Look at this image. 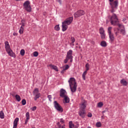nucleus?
Returning <instances> with one entry per match:
<instances>
[{"mask_svg":"<svg viewBox=\"0 0 128 128\" xmlns=\"http://www.w3.org/2000/svg\"><path fill=\"white\" fill-rule=\"evenodd\" d=\"M70 40L72 44H74V42H76V38H74V37H71Z\"/></svg>","mask_w":128,"mask_h":128,"instance_id":"38","label":"nucleus"},{"mask_svg":"<svg viewBox=\"0 0 128 128\" xmlns=\"http://www.w3.org/2000/svg\"><path fill=\"white\" fill-rule=\"evenodd\" d=\"M13 36H18V33H16V32H14L13 33Z\"/></svg>","mask_w":128,"mask_h":128,"instance_id":"47","label":"nucleus"},{"mask_svg":"<svg viewBox=\"0 0 128 128\" xmlns=\"http://www.w3.org/2000/svg\"><path fill=\"white\" fill-rule=\"evenodd\" d=\"M69 86L72 92H75L76 91V81L74 78H70L68 81Z\"/></svg>","mask_w":128,"mask_h":128,"instance_id":"2","label":"nucleus"},{"mask_svg":"<svg viewBox=\"0 0 128 128\" xmlns=\"http://www.w3.org/2000/svg\"><path fill=\"white\" fill-rule=\"evenodd\" d=\"M26 119L25 120L24 124H28V120H30V112H26Z\"/></svg>","mask_w":128,"mask_h":128,"instance_id":"14","label":"nucleus"},{"mask_svg":"<svg viewBox=\"0 0 128 128\" xmlns=\"http://www.w3.org/2000/svg\"><path fill=\"white\" fill-rule=\"evenodd\" d=\"M118 32H118V31L115 32L116 36H118Z\"/></svg>","mask_w":128,"mask_h":128,"instance_id":"49","label":"nucleus"},{"mask_svg":"<svg viewBox=\"0 0 128 128\" xmlns=\"http://www.w3.org/2000/svg\"><path fill=\"white\" fill-rule=\"evenodd\" d=\"M22 106H26V99H23L22 101Z\"/></svg>","mask_w":128,"mask_h":128,"instance_id":"36","label":"nucleus"},{"mask_svg":"<svg viewBox=\"0 0 128 128\" xmlns=\"http://www.w3.org/2000/svg\"><path fill=\"white\" fill-rule=\"evenodd\" d=\"M109 2H114V0H109Z\"/></svg>","mask_w":128,"mask_h":128,"instance_id":"54","label":"nucleus"},{"mask_svg":"<svg viewBox=\"0 0 128 128\" xmlns=\"http://www.w3.org/2000/svg\"><path fill=\"white\" fill-rule=\"evenodd\" d=\"M66 72V70L64 68L60 72V73L62 74H64V72Z\"/></svg>","mask_w":128,"mask_h":128,"instance_id":"45","label":"nucleus"},{"mask_svg":"<svg viewBox=\"0 0 128 128\" xmlns=\"http://www.w3.org/2000/svg\"><path fill=\"white\" fill-rule=\"evenodd\" d=\"M68 68H70V66H68V64L66 65L65 68L64 69L66 70H68Z\"/></svg>","mask_w":128,"mask_h":128,"instance_id":"43","label":"nucleus"},{"mask_svg":"<svg viewBox=\"0 0 128 128\" xmlns=\"http://www.w3.org/2000/svg\"><path fill=\"white\" fill-rule=\"evenodd\" d=\"M110 24L112 26H118L120 28L122 26V24H120V21H118V18L116 14L114 13L110 18Z\"/></svg>","mask_w":128,"mask_h":128,"instance_id":"1","label":"nucleus"},{"mask_svg":"<svg viewBox=\"0 0 128 128\" xmlns=\"http://www.w3.org/2000/svg\"><path fill=\"white\" fill-rule=\"evenodd\" d=\"M106 112V110L102 111V114H104V112Z\"/></svg>","mask_w":128,"mask_h":128,"instance_id":"56","label":"nucleus"},{"mask_svg":"<svg viewBox=\"0 0 128 128\" xmlns=\"http://www.w3.org/2000/svg\"><path fill=\"white\" fill-rule=\"evenodd\" d=\"M33 56H35V57H36L38 56V52L36 51V52H34V53H33Z\"/></svg>","mask_w":128,"mask_h":128,"instance_id":"37","label":"nucleus"},{"mask_svg":"<svg viewBox=\"0 0 128 128\" xmlns=\"http://www.w3.org/2000/svg\"><path fill=\"white\" fill-rule=\"evenodd\" d=\"M24 54H26V51H24V49L21 50L20 51V54H21V56H24Z\"/></svg>","mask_w":128,"mask_h":128,"instance_id":"29","label":"nucleus"},{"mask_svg":"<svg viewBox=\"0 0 128 128\" xmlns=\"http://www.w3.org/2000/svg\"><path fill=\"white\" fill-rule=\"evenodd\" d=\"M21 22H24V20H21Z\"/></svg>","mask_w":128,"mask_h":128,"instance_id":"55","label":"nucleus"},{"mask_svg":"<svg viewBox=\"0 0 128 128\" xmlns=\"http://www.w3.org/2000/svg\"><path fill=\"white\" fill-rule=\"evenodd\" d=\"M15 98L17 101L20 102L21 98L20 96V95L16 94Z\"/></svg>","mask_w":128,"mask_h":128,"instance_id":"28","label":"nucleus"},{"mask_svg":"<svg viewBox=\"0 0 128 128\" xmlns=\"http://www.w3.org/2000/svg\"><path fill=\"white\" fill-rule=\"evenodd\" d=\"M117 32H120V28H117Z\"/></svg>","mask_w":128,"mask_h":128,"instance_id":"57","label":"nucleus"},{"mask_svg":"<svg viewBox=\"0 0 128 128\" xmlns=\"http://www.w3.org/2000/svg\"><path fill=\"white\" fill-rule=\"evenodd\" d=\"M104 115H103V116H102V118L104 119Z\"/></svg>","mask_w":128,"mask_h":128,"instance_id":"59","label":"nucleus"},{"mask_svg":"<svg viewBox=\"0 0 128 128\" xmlns=\"http://www.w3.org/2000/svg\"><path fill=\"white\" fill-rule=\"evenodd\" d=\"M16 0V2H22V0Z\"/></svg>","mask_w":128,"mask_h":128,"instance_id":"53","label":"nucleus"},{"mask_svg":"<svg viewBox=\"0 0 128 128\" xmlns=\"http://www.w3.org/2000/svg\"><path fill=\"white\" fill-rule=\"evenodd\" d=\"M99 32H100V34H104V28L101 27L100 28Z\"/></svg>","mask_w":128,"mask_h":128,"instance_id":"25","label":"nucleus"},{"mask_svg":"<svg viewBox=\"0 0 128 128\" xmlns=\"http://www.w3.org/2000/svg\"><path fill=\"white\" fill-rule=\"evenodd\" d=\"M85 14H86V12H84V10H78L77 12H76L75 13H74V17L76 18L82 16H84Z\"/></svg>","mask_w":128,"mask_h":128,"instance_id":"7","label":"nucleus"},{"mask_svg":"<svg viewBox=\"0 0 128 128\" xmlns=\"http://www.w3.org/2000/svg\"><path fill=\"white\" fill-rule=\"evenodd\" d=\"M85 67L86 68V72H88V70H90V64L88 63H87L86 64Z\"/></svg>","mask_w":128,"mask_h":128,"instance_id":"33","label":"nucleus"},{"mask_svg":"<svg viewBox=\"0 0 128 128\" xmlns=\"http://www.w3.org/2000/svg\"><path fill=\"white\" fill-rule=\"evenodd\" d=\"M66 90H64V88H61L60 90V96L61 98H64V96H66Z\"/></svg>","mask_w":128,"mask_h":128,"instance_id":"12","label":"nucleus"},{"mask_svg":"<svg viewBox=\"0 0 128 128\" xmlns=\"http://www.w3.org/2000/svg\"><path fill=\"white\" fill-rule=\"evenodd\" d=\"M4 44H5L6 50V52H9L10 50H12V48H10V43H8V42L6 41L4 42Z\"/></svg>","mask_w":128,"mask_h":128,"instance_id":"10","label":"nucleus"},{"mask_svg":"<svg viewBox=\"0 0 128 128\" xmlns=\"http://www.w3.org/2000/svg\"><path fill=\"white\" fill-rule=\"evenodd\" d=\"M22 24L21 27L24 28V22H22L21 24Z\"/></svg>","mask_w":128,"mask_h":128,"instance_id":"46","label":"nucleus"},{"mask_svg":"<svg viewBox=\"0 0 128 128\" xmlns=\"http://www.w3.org/2000/svg\"><path fill=\"white\" fill-rule=\"evenodd\" d=\"M124 20H126V19L124 18V19L123 20V21H124Z\"/></svg>","mask_w":128,"mask_h":128,"instance_id":"58","label":"nucleus"},{"mask_svg":"<svg viewBox=\"0 0 128 128\" xmlns=\"http://www.w3.org/2000/svg\"><path fill=\"white\" fill-rule=\"evenodd\" d=\"M10 56H12V58H16V54L12 52V50H10L8 52H7Z\"/></svg>","mask_w":128,"mask_h":128,"instance_id":"15","label":"nucleus"},{"mask_svg":"<svg viewBox=\"0 0 128 128\" xmlns=\"http://www.w3.org/2000/svg\"><path fill=\"white\" fill-rule=\"evenodd\" d=\"M18 118H16L14 122V126L13 128H16V126H18Z\"/></svg>","mask_w":128,"mask_h":128,"instance_id":"18","label":"nucleus"},{"mask_svg":"<svg viewBox=\"0 0 128 128\" xmlns=\"http://www.w3.org/2000/svg\"><path fill=\"white\" fill-rule=\"evenodd\" d=\"M86 102H83L82 104H80V110H86Z\"/></svg>","mask_w":128,"mask_h":128,"instance_id":"16","label":"nucleus"},{"mask_svg":"<svg viewBox=\"0 0 128 128\" xmlns=\"http://www.w3.org/2000/svg\"><path fill=\"white\" fill-rule=\"evenodd\" d=\"M87 72H88V71L85 70L82 74V76L84 80H86V75Z\"/></svg>","mask_w":128,"mask_h":128,"instance_id":"26","label":"nucleus"},{"mask_svg":"<svg viewBox=\"0 0 128 128\" xmlns=\"http://www.w3.org/2000/svg\"><path fill=\"white\" fill-rule=\"evenodd\" d=\"M72 58H70L69 60H70V62H72Z\"/></svg>","mask_w":128,"mask_h":128,"instance_id":"50","label":"nucleus"},{"mask_svg":"<svg viewBox=\"0 0 128 128\" xmlns=\"http://www.w3.org/2000/svg\"><path fill=\"white\" fill-rule=\"evenodd\" d=\"M54 30H57V31L60 30V24L56 25V26H54Z\"/></svg>","mask_w":128,"mask_h":128,"instance_id":"32","label":"nucleus"},{"mask_svg":"<svg viewBox=\"0 0 128 128\" xmlns=\"http://www.w3.org/2000/svg\"><path fill=\"white\" fill-rule=\"evenodd\" d=\"M78 114L82 118H86V110H80Z\"/></svg>","mask_w":128,"mask_h":128,"instance_id":"11","label":"nucleus"},{"mask_svg":"<svg viewBox=\"0 0 128 128\" xmlns=\"http://www.w3.org/2000/svg\"><path fill=\"white\" fill-rule=\"evenodd\" d=\"M96 126L97 128H100L102 126V123L100 122H97L96 123Z\"/></svg>","mask_w":128,"mask_h":128,"instance_id":"35","label":"nucleus"},{"mask_svg":"<svg viewBox=\"0 0 128 128\" xmlns=\"http://www.w3.org/2000/svg\"><path fill=\"white\" fill-rule=\"evenodd\" d=\"M24 28H22V27L20 28V30H19V32L20 34H24Z\"/></svg>","mask_w":128,"mask_h":128,"instance_id":"30","label":"nucleus"},{"mask_svg":"<svg viewBox=\"0 0 128 128\" xmlns=\"http://www.w3.org/2000/svg\"><path fill=\"white\" fill-rule=\"evenodd\" d=\"M23 8L28 12H32V6L30 0H26L23 4Z\"/></svg>","mask_w":128,"mask_h":128,"instance_id":"4","label":"nucleus"},{"mask_svg":"<svg viewBox=\"0 0 128 128\" xmlns=\"http://www.w3.org/2000/svg\"><path fill=\"white\" fill-rule=\"evenodd\" d=\"M110 4L111 6L110 12L114 14L116 12V10H118V1L116 0L114 1V2H110Z\"/></svg>","mask_w":128,"mask_h":128,"instance_id":"3","label":"nucleus"},{"mask_svg":"<svg viewBox=\"0 0 128 128\" xmlns=\"http://www.w3.org/2000/svg\"><path fill=\"white\" fill-rule=\"evenodd\" d=\"M112 28L109 27L108 29V33L109 36V38L111 42H114V34L112 33Z\"/></svg>","mask_w":128,"mask_h":128,"instance_id":"6","label":"nucleus"},{"mask_svg":"<svg viewBox=\"0 0 128 128\" xmlns=\"http://www.w3.org/2000/svg\"><path fill=\"white\" fill-rule=\"evenodd\" d=\"M66 58L70 60V58H74L72 56V50H70L67 52Z\"/></svg>","mask_w":128,"mask_h":128,"instance_id":"13","label":"nucleus"},{"mask_svg":"<svg viewBox=\"0 0 128 128\" xmlns=\"http://www.w3.org/2000/svg\"><path fill=\"white\" fill-rule=\"evenodd\" d=\"M72 20H74V17H69L66 18L62 24H65L70 25L72 22Z\"/></svg>","mask_w":128,"mask_h":128,"instance_id":"9","label":"nucleus"},{"mask_svg":"<svg viewBox=\"0 0 128 128\" xmlns=\"http://www.w3.org/2000/svg\"><path fill=\"white\" fill-rule=\"evenodd\" d=\"M60 122H61V124H64V122H65V120H64V118H60Z\"/></svg>","mask_w":128,"mask_h":128,"instance_id":"39","label":"nucleus"},{"mask_svg":"<svg viewBox=\"0 0 128 128\" xmlns=\"http://www.w3.org/2000/svg\"><path fill=\"white\" fill-rule=\"evenodd\" d=\"M100 45L103 48H106V46H108V44H106V41H102L100 42Z\"/></svg>","mask_w":128,"mask_h":128,"instance_id":"23","label":"nucleus"},{"mask_svg":"<svg viewBox=\"0 0 128 128\" xmlns=\"http://www.w3.org/2000/svg\"><path fill=\"white\" fill-rule=\"evenodd\" d=\"M53 104L54 108L56 110H57V112H64L62 107V106H60V104H58L57 101H54Z\"/></svg>","mask_w":128,"mask_h":128,"instance_id":"5","label":"nucleus"},{"mask_svg":"<svg viewBox=\"0 0 128 128\" xmlns=\"http://www.w3.org/2000/svg\"><path fill=\"white\" fill-rule=\"evenodd\" d=\"M32 128H36V127H32Z\"/></svg>","mask_w":128,"mask_h":128,"instance_id":"61","label":"nucleus"},{"mask_svg":"<svg viewBox=\"0 0 128 128\" xmlns=\"http://www.w3.org/2000/svg\"><path fill=\"white\" fill-rule=\"evenodd\" d=\"M61 124H60V122H57V126H60Z\"/></svg>","mask_w":128,"mask_h":128,"instance_id":"51","label":"nucleus"},{"mask_svg":"<svg viewBox=\"0 0 128 128\" xmlns=\"http://www.w3.org/2000/svg\"><path fill=\"white\" fill-rule=\"evenodd\" d=\"M88 118H92V114L91 112H88Z\"/></svg>","mask_w":128,"mask_h":128,"instance_id":"44","label":"nucleus"},{"mask_svg":"<svg viewBox=\"0 0 128 128\" xmlns=\"http://www.w3.org/2000/svg\"><path fill=\"white\" fill-rule=\"evenodd\" d=\"M57 2H59L60 4H62V0H58Z\"/></svg>","mask_w":128,"mask_h":128,"instance_id":"48","label":"nucleus"},{"mask_svg":"<svg viewBox=\"0 0 128 128\" xmlns=\"http://www.w3.org/2000/svg\"><path fill=\"white\" fill-rule=\"evenodd\" d=\"M65 104H68L70 102V98L68 96H66L64 97Z\"/></svg>","mask_w":128,"mask_h":128,"instance_id":"22","label":"nucleus"},{"mask_svg":"<svg viewBox=\"0 0 128 128\" xmlns=\"http://www.w3.org/2000/svg\"><path fill=\"white\" fill-rule=\"evenodd\" d=\"M120 82L121 84H122V86H128V82L124 79L121 80Z\"/></svg>","mask_w":128,"mask_h":128,"instance_id":"20","label":"nucleus"},{"mask_svg":"<svg viewBox=\"0 0 128 128\" xmlns=\"http://www.w3.org/2000/svg\"><path fill=\"white\" fill-rule=\"evenodd\" d=\"M48 100H50V102H52V95H48Z\"/></svg>","mask_w":128,"mask_h":128,"instance_id":"42","label":"nucleus"},{"mask_svg":"<svg viewBox=\"0 0 128 128\" xmlns=\"http://www.w3.org/2000/svg\"><path fill=\"white\" fill-rule=\"evenodd\" d=\"M120 34H122L123 36H126V29L124 26H123V28L120 30Z\"/></svg>","mask_w":128,"mask_h":128,"instance_id":"24","label":"nucleus"},{"mask_svg":"<svg viewBox=\"0 0 128 128\" xmlns=\"http://www.w3.org/2000/svg\"><path fill=\"white\" fill-rule=\"evenodd\" d=\"M58 128H62V124H60V125H58Z\"/></svg>","mask_w":128,"mask_h":128,"instance_id":"52","label":"nucleus"},{"mask_svg":"<svg viewBox=\"0 0 128 128\" xmlns=\"http://www.w3.org/2000/svg\"><path fill=\"white\" fill-rule=\"evenodd\" d=\"M0 118H4V111L2 110L0 112Z\"/></svg>","mask_w":128,"mask_h":128,"instance_id":"27","label":"nucleus"},{"mask_svg":"<svg viewBox=\"0 0 128 128\" xmlns=\"http://www.w3.org/2000/svg\"><path fill=\"white\" fill-rule=\"evenodd\" d=\"M100 37L102 40H104V38H106V34L103 33L102 34H100Z\"/></svg>","mask_w":128,"mask_h":128,"instance_id":"31","label":"nucleus"},{"mask_svg":"<svg viewBox=\"0 0 128 128\" xmlns=\"http://www.w3.org/2000/svg\"><path fill=\"white\" fill-rule=\"evenodd\" d=\"M68 58H66V59L64 60V64H68Z\"/></svg>","mask_w":128,"mask_h":128,"instance_id":"41","label":"nucleus"},{"mask_svg":"<svg viewBox=\"0 0 128 128\" xmlns=\"http://www.w3.org/2000/svg\"><path fill=\"white\" fill-rule=\"evenodd\" d=\"M12 96H14V94H12Z\"/></svg>","mask_w":128,"mask_h":128,"instance_id":"62","label":"nucleus"},{"mask_svg":"<svg viewBox=\"0 0 128 128\" xmlns=\"http://www.w3.org/2000/svg\"><path fill=\"white\" fill-rule=\"evenodd\" d=\"M104 106V103L102 102H100L98 104V108H102Z\"/></svg>","mask_w":128,"mask_h":128,"instance_id":"34","label":"nucleus"},{"mask_svg":"<svg viewBox=\"0 0 128 128\" xmlns=\"http://www.w3.org/2000/svg\"><path fill=\"white\" fill-rule=\"evenodd\" d=\"M90 128V127H89Z\"/></svg>","mask_w":128,"mask_h":128,"instance_id":"63","label":"nucleus"},{"mask_svg":"<svg viewBox=\"0 0 128 128\" xmlns=\"http://www.w3.org/2000/svg\"><path fill=\"white\" fill-rule=\"evenodd\" d=\"M48 66H50L51 68H52V70H56V72H58V66L52 64H49Z\"/></svg>","mask_w":128,"mask_h":128,"instance_id":"17","label":"nucleus"},{"mask_svg":"<svg viewBox=\"0 0 128 128\" xmlns=\"http://www.w3.org/2000/svg\"><path fill=\"white\" fill-rule=\"evenodd\" d=\"M68 30V26L66 24H62V30L63 32H66Z\"/></svg>","mask_w":128,"mask_h":128,"instance_id":"21","label":"nucleus"},{"mask_svg":"<svg viewBox=\"0 0 128 128\" xmlns=\"http://www.w3.org/2000/svg\"><path fill=\"white\" fill-rule=\"evenodd\" d=\"M34 97V100H37L38 98H40V91L38 90V88H36L33 92Z\"/></svg>","mask_w":128,"mask_h":128,"instance_id":"8","label":"nucleus"},{"mask_svg":"<svg viewBox=\"0 0 128 128\" xmlns=\"http://www.w3.org/2000/svg\"><path fill=\"white\" fill-rule=\"evenodd\" d=\"M78 48H80V46H79Z\"/></svg>","mask_w":128,"mask_h":128,"instance_id":"60","label":"nucleus"},{"mask_svg":"<svg viewBox=\"0 0 128 128\" xmlns=\"http://www.w3.org/2000/svg\"><path fill=\"white\" fill-rule=\"evenodd\" d=\"M31 110H32V112H34V110H36V106H34L31 108Z\"/></svg>","mask_w":128,"mask_h":128,"instance_id":"40","label":"nucleus"},{"mask_svg":"<svg viewBox=\"0 0 128 128\" xmlns=\"http://www.w3.org/2000/svg\"><path fill=\"white\" fill-rule=\"evenodd\" d=\"M78 128V126H74V124L72 123V122L70 121L69 122V128Z\"/></svg>","mask_w":128,"mask_h":128,"instance_id":"19","label":"nucleus"}]
</instances>
